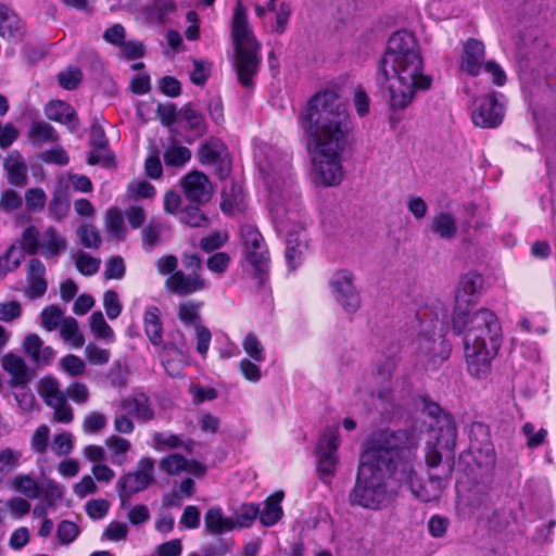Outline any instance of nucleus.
Instances as JSON below:
<instances>
[{
    "label": "nucleus",
    "instance_id": "5701e85b",
    "mask_svg": "<svg viewBox=\"0 0 556 556\" xmlns=\"http://www.w3.org/2000/svg\"><path fill=\"white\" fill-rule=\"evenodd\" d=\"M23 348L30 361L38 367L50 365L55 357V351L51 346L45 345L36 333L28 334L24 339Z\"/></svg>",
    "mask_w": 556,
    "mask_h": 556
},
{
    "label": "nucleus",
    "instance_id": "72a5a7b5",
    "mask_svg": "<svg viewBox=\"0 0 556 556\" xmlns=\"http://www.w3.org/2000/svg\"><path fill=\"white\" fill-rule=\"evenodd\" d=\"M177 11L174 0H153L144 9L147 17L157 24H166L168 16Z\"/></svg>",
    "mask_w": 556,
    "mask_h": 556
},
{
    "label": "nucleus",
    "instance_id": "052dcab7",
    "mask_svg": "<svg viewBox=\"0 0 556 556\" xmlns=\"http://www.w3.org/2000/svg\"><path fill=\"white\" fill-rule=\"evenodd\" d=\"M184 224L191 227H203L207 225V217L198 206L190 205L186 207L180 216Z\"/></svg>",
    "mask_w": 556,
    "mask_h": 556
},
{
    "label": "nucleus",
    "instance_id": "09e8293b",
    "mask_svg": "<svg viewBox=\"0 0 556 556\" xmlns=\"http://www.w3.org/2000/svg\"><path fill=\"white\" fill-rule=\"evenodd\" d=\"M178 317L186 326L202 325L200 323V304L193 302L181 303L178 308Z\"/></svg>",
    "mask_w": 556,
    "mask_h": 556
},
{
    "label": "nucleus",
    "instance_id": "f03ea898",
    "mask_svg": "<svg viewBox=\"0 0 556 556\" xmlns=\"http://www.w3.org/2000/svg\"><path fill=\"white\" fill-rule=\"evenodd\" d=\"M307 137L314 180L317 185L333 187L343 179L342 153L352 130L346 103L332 90L316 93L300 116Z\"/></svg>",
    "mask_w": 556,
    "mask_h": 556
},
{
    "label": "nucleus",
    "instance_id": "8fccbe9b",
    "mask_svg": "<svg viewBox=\"0 0 556 556\" xmlns=\"http://www.w3.org/2000/svg\"><path fill=\"white\" fill-rule=\"evenodd\" d=\"M242 346L251 359L257 363H262L265 359L264 346L253 332L247 334L242 342Z\"/></svg>",
    "mask_w": 556,
    "mask_h": 556
},
{
    "label": "nucleus",
    "instance_id": "473e14b6",
    "mask_svg": "<svg viewBox=\"0 0 556 556\" xmlns=\"http://www.w3.org/2000/svg\"><path fill=\"white\" fill-rule=\"evenodd\" d=\"M27 137L35 147H41L45 143H53L59 140V135L53 126L46 122H33Z\"/></svg>",
    "mask_w": 556,
    "mask_h": 556
},
{
    "label": "nucleus",
    "instance_id": "864d4df0",
    "mask_svg": "<svg viewBox=\"0 0 556 556\" xmlns=\"http://www.w3.org/2000/svg\"><path fill=\"white\" fill-rule=\"evenodd\" d=\"M77 235L81 244L88 249H98L101 244L100 233L92 225H84L79 227Z\"/></svg>",
    "mask_w": 556,
    "mask_h": 556
},
{
    "label": "nucleus",
    "instance_id": "de8ad7c7",
    "mask_svg": "<svg viewBox=\"0 0 556 556\" xmlns=\"http://www.w3.org/2000/svg\"><path fill=\"white\" fill-rule=\"evenodd\" d=\"M257 516H260L258 505L252 503L242 505L235 515L236 528H249Z\"/></svg>",
    "mask_w": 556,
    "mask_h": 556
},
{
    "label": "nucleus",
    "instance_id": "9b49d317",
    "mask_svg": "<svg viewBox=\"0 0 556 556\" xmlns=\"http://www.w3.org/2000/svg\"><path fill=\"white\" fill-rule=\"evenodd\" d=\"M154 478V459L150 457L141 458L134 471L123 475L116 484L122 506L124 507L131 496L138 492L144 491Z\"/></svg>",
    "mask_w": 556,
    "mask_h": 556
},
{
    "label": "nucleus",
    "instance_id": "37998d69",
    "mask_svg": "<svg viewBox=\"0 0 556 556\" xmlns=\"http://www.w3.org/2000/svg\"><path fill=\"white\" fill-rule=\"evenodd\" d=\"M90 329L97 339L105 340L108 342L114 341V331L105 321L101 312H94L90 316Z\"/></svg>",
    "mask_w": 556,
    "mask_h": 556
},
{
    "label": "nucleus",
    "instance_id": "a878e982",
    "mask_svg": "<svg viewBox=\"0 0 556 556\" xmlns=\"http://www.w3.org/2000/svg\"><path fill=\"white\" fill-rule=\"evenodd\" d=\"M45 114L50 121L66 125L71 131L78 127L74 109L63 101H50L45 108Z\"/></svg>",
    "mask_w": 556,
    "mask_h": 556
},
{
    "label": "nucleus",
    "instance_id": "39448f33",
    "mask_svg": "<svg viewBox=\"0 0 556 556\" xmlns=\"http://www.w3.org/2000/svg\"><path fill=\"white\" fill-rule=\"evenodd\" d=\"M452 326L456 333H464V351L468 372L478 379L491 371L492 359L502 341L496 315L486 308L473 313L454 314Z\"/></svg>",
    "mask_w": 556,
    "mask_h": 556
},
{
    "label": "nucleus",
    "instance_id": "aec40b11",
    "mask_svg": "<svg viewBox=\"0 0 556 556\" xmlns=\"http://www.w3.org/2000/svg\"><path fill=\"white\" fill-rule=\"evenodd\" d=\"M27 287L24 290V294L35 300L41 298L48 289V282L46 279V266L38 258H31L27 265Z\"/></svg>",
    "mask_w": 556,
    "mask_h": 556
},
{
    "label": "nucleus",
    "instance_id": "0e129e2a",
    "mask_svg": "<svg viewBox=\"0 0 556 556\" xmlns=\"http://www.w3.org/2000/svg\"><path fill=\"white\" fill-rule=\"evenodd\" d=\"M103 306L110 319H116L121 315L122 304L116 291L108 290L104 292Z\"/></svg>",
    "mask_w": 556,
    "mask_h": 556
},
{
    "label": "nucleus",
    "instance_id": "20e7f679",
    "mask_svg": "<svg viewBox=\"0 0 556 556\" xmlns=\"http://www.w3.org/2000/svg\"><path fill=\"white\" fill-rule=\"evenodd\" d=\"M376 79L388 89L394 111L406 109L418 92L431 88L432 77L425 74L420 47L412 33L400 30L390 37Z\"/></svg>",
    "mask_w": 556,
    "mask_h": 556
},
{
    "label": "nucleus",
    "instance_id": "0eeeda50",
    "mask_svg": "<svg viewBox=\"0 0 556 556\" xmlns=\"http://www.w3.org/2000/svg\"><path fill=\"white\" fill-rule=\"evenodd\" d=\"M429 314L428 308L419 309L416 313L421 330L414 344L418 362L426 367L435 368L448 358L451 345L442 334L444 313H441V317L435 313L433 319H428Z\"/></svg>",
    "mask_w": 556,
    "mask_h": 556
},
{
    "label": "nucleus",
    "instance_id": "774afa93",
    "mask_svg": "<svg viewBox=\"0 0 556 556\" xmlns=\"http://www.w3.org/2000/svg\"><path fill=\"white\" fill-rule=\"evenodd\" d=\"M46 193L40 188H33L26 191L25 201L29 211L38 212L43 210L46 205Z\"/></svg>",
    "mask_w": 556,
    "mask_h": 556
},
{
    "label": "nucleus",
    "instance_id": "f8f14e48",
    "mask_svg": "<svg viewBox=\"0 0 556 556\" xmlns=\"http://www.w3.org/2000/svg\"><path fill=\"white\" fill-rule=\"evenodd\" d=\"M503 94L491 92L476 100L471 112L473 124L481 128H495L502 124L505 114Z\"/></svg>",
    "mask_w": 556,
    "mask_h": 556
},
{
    "label": "nucleus",
    "instance_id": "2f4dec72",
    "mask_svg": "<svg viewBox=\"0 0 556 556\" xmlns=\"http://www.w3.org/2000/svg\"><path fill=\"white\" fill-rule=\"evenodd\" d=\"M10 486L16 493L27 498L35 500L42 494V488L39 482L28 473H18L10 481Z\"/></svg>",
    "mask_w": 556,
    "mask_h": 556
},
{
    "label": "nucleus",
    "instance_id": "e433bc0d",
    "mask_svg": "<svg viewBox=\"0 0 556 556\" xmlns=\"http://www.w3.org/2000/svg\"><path fill=\"white\" fill-rule=\"evenodd\" d=\"M105 445L111 452V462L114 465L122 466L128 462V452L131 444L127 439L113 434L105 440Z\"/></svg>",
    "mask_w": 556,
    "mask_h": 556
},
{
    "label": "nucleus",
    "instance_id": "f3484780",
    "mask_svg": "<svg viewBox=\"0 0 556 556\" xmlns=\"http://www.w3.org/2000/svg\"><path fill=\"white\" fill-rule=\"evenodd\" d=\"M181 186L187 199L197 203L208 201L213 191L207 176L198 170L186 175L181 180Z\"/></svg>",
    "mask_w": 556,
    "mask_h": 556
},
{
    "label": "nucleus",
    "instance_id": "4468645a",
    "mask_svg": "<svg viewBox=\"0 0 556 556\" xmlns=\"http://www.w3.org/2000/svg\"><path fill=\"white\" fill-rule=\"evenodd\" d=\"M483 278L476 271H470L462 276L456 294H455V309L454 314H464L469 312V307L477 304Z\"/></svg>",
    "mask_w": 556,
    "mask_h": 556
},
{
    "label": "nucleus",
    "instance_id": "680f3d73",
    "mask_svg": "<svg viewBox=\"0 0 556 556\" xmlns=\"http://www.w3.org/2000/svg\"><path fill=\"white\" fill-rule=\"evenodd\" d=\"M100 263L99 258L92 257L85 252H80L76 258V267L85 276H91L98 273Z\"/></svg>",
    "mask_w": 556,
    "mask_h": 556
},
{
    "label": "nucleus",
    "instance_id": "9d476101",
    "mask_svg": "<svg viewBox=\"0 0 556 556\" xmlns=\"http://www.w3.org/2000/svg\"><path fill=\"white\" fill-rule=\"evenodd\" d=\"M241 235L245 260L253 269L256 285L261 287L267 279L269 269V255L266 244L260 231L252 226L243 227Z\"/></svg>",
    "mask_w": 556,
    "mask_h": 556
},
{
    "label": "nucleus",
    "instance_id": "4be33fe9",
    "mask_svg": "<svg viewBox=\"0 0 556 556\" xmlns=\"http://www.w3.org/2000/svg\"><path fill=\"white\" fill-rule=\"evenodd\" d=\"M8 182L14 187H25L28 182V166L22 154L13 150L3 161Z\"/></svg>",
    "mask_w": 556,
    "mask_h": 556
},
{
    "label": "nucleus",
    "instance_id": "c756f323",
    "mask_svg": "<svg viewBox=\"0 0 556 556\" xmlns=\"http://www.w3.org/2000/svg\"><path fill=\"white\" fill-rule=\"evenodd\" d=\"M242 203V187L233 180H226L222 191V211L226 214H232L236 210H240Z\"/></svg>",
    "mask_w": 556,
    "mask_h": 556
},
{
    "label": "nucleus",
    "instance_id": "338daca9",
    "mask_svg": "<svg viewBox=\"0 0 556 556\" xmlns=\"http://www.w3.org/2000/svg\"><path fill=\"white\" fill-rule=\"evenodd\" d=\"M73 446L72 433L62 432L54 437L51 448L58 456H66L72 452Z\"/></svg>",
    "mask_w": 556,
    "mask_h": 556
},
{
    "label": "nucleus",
    "instance_id": "6e6d98bb",
    "mask_svg": "<svg viewBox=\"0 0 556 556\" xmlns=\"http://www.w3.org/2000/svg\"><path fill=\"white\" fill-rule=\"evenodd\" d=\"M85 356L91 365L102 366L109 363L111 352L102 349L94 343H89L85 348Z\"/></svg>",
    "mask_w": 556,
    "mask_h": 556
},
{
    "label": "nucleus",
    "instance_id": "c03bdc74",
    "mask_svg": "<svg viewBox=\"0 0 556 556\" xmlns=\"http://www.w3.org/2000/svg\"><path fill=\"white\" fill-rule=\"evenodd\" d=\"M13 391V396L17 402L22 412L28 413L34 409L36 397L29 388V383L10 387Z\"/></svg>",
    "mask_w": 556,
    "mask_h": 556
},
{
    "label": "nucleus",
    "instance_id": "3c124183",
    "mask_svg": "<svg viewBox=\"0 0 556 556\" xmlns=\"http://www.w3.org/2000/svg\"><path fill=\"white\" fill-rule=\"evenodd\" d=\"M60 368L71 377H78L85 374L86 364L80 357L68 354L60 359Z\"/></svg>",
    "mask_w": 556,
    "mask_h": 556
},
{
    "label": "nucleus",
    "instance_id": "f704fd0d",
    "mask_svg": "<svg viewBox=\"0 0 556 556\" xmlns=\"http://www.w3.org/2000/svg\"><path fill=\"white\" fill-rule=\"evenodd\" d=\"M38 393L48 406H55L63 403L66 396L60 389V383L51 377L42 378L38 383Z\"/></svg>",
    "mask_w": 556,
    "mask_h": 556
},
{
    "label": "nucleus",
    "instance_id": "a211bd4d",
    "mask_svg": "<svg viewBox=\"0 0 556 556\" xmlns=\"http://www.w3.org/2000/svg\"><path fill=\"white\" fill-rule=\"evenodd\" d=\"M181 337V343L166 342L160 353L162 364L170 376H177L184 365L188 364V348Z\"/></svg>",
    "mask_w": 556,
    "mask_h": 556
},
{
    "label": "nucleus",
    "instance_id": "393cba45",
    "mask_svg": "<svg viewBox=\"0 0 556 556\" xmlns=\"http://www.w3.org/2000/svg\"><path fill=\"white\" fill-rule=\"evenodd\" d=\"M151 447L157 452L182 448L191 453L193 442L169 431H156L151 435Z\"/></svg>",
    "mask_w": 556,
    "mask_h": 556
},
{
    "label": "nucleus",
    "instance_id": "1a4fd4ad",
    "mask_svg": "<svg viewBox=\"0 0 556 556\" xmlns=\"http://www.w3.org/2000/svg\"><path fill=\"white\" fill-rule=\"evenodd\" d=\"M339 429L337 427L326 428L315 447L316 472L324 484L330 485L331 479L336 475L339 464Z\"/></svg>",
    "mask_w": 556,
    "mask_h": 556
},
{
    "label": "nucleus",
    "instance_id": "f257e3e1",
    "mask_svg": "<svg viewBox=\"0 0 556 556\" xmlns=\"http://www.w3.org/2000/svg\"><path fill=\"white\" fill-rule=\"evenodd\" d=\"M415 447L414 438L405 430L374 433L361 455L350 504L381 509L395 500L397 488L404 484L421 502L437 500L444 488L443 480L430 476L425 483L419 479L413 467Z\"/></svg>",
    "mask_w": 556,
    "mask_h": 556
},
{
    "label": "nucleus",
    "instance_id": "7ed1b4c3",
    "mask_svg": "<svg viewBox=\"0 0 556 556\" xmlns=\"http://www.w3.org/2000/svg\"><path fill=\"white\" fill-rule=\"evenodd\" d=\"M255 160L268 192V208L280 232L287 237L286 260L291 270L302 262L303 249L296 235L304 230L302 204L291 175L288 153L268 144L255 150Z\"/></svg>",
    "mask_w": 556,
    "mask_h": 556
},
{
    "label": "nucleus",
    "instance_id": "49530a36",
    "mask_svg": "<svg viewBox=\"0 0 556 556\" xmlns=\"http://www.w3.org/2000/svg\"><path fill=\"white\" fill-rule=\"evenodd\" d=\"M41 318V326L48 330L53 331L58 329L62 320L65 318L63 317V312L55 305L47 306L40 314Z\"/></svg>",
    "mask_w": 556,
    "mask_h": 556
},
{
    "label": "nucleus",
    "instance_id": "ea45409f",
    "mask_svg": "<svg viewBox=\"0 0 556 556\" xmlns=\"http://www.w3.org/2000/svg\"><path fill=\"white\" fill-rule=\"evenodd\" d=\"M60 329V336L65 342H68L72 346L78 349L85 343V338L79 331L78 323L73 317H65L62 320Z\"/></svg>",
    "mask_w": 556,
    "mask_h": 556
},
{
    "label": "nucleus",
    "instance_id": "4d7b16f0",
    "mask_svg": "<svg viewBox=\"0 0 556 556\" xmlns=\"http://www.w3.org/2000/svg\"><path fill=\"white\" fill-rule=\"evenodd\" d=\"M83 79V73L77 67H68L67 70L59 73L58 80L61 87L66 90H74L78 87Z\"/></svg>",
    "mask_w": 556,
    "mask_h": 556
},
{
    "label": "nucleus",
    "instance_id": "423d86ee",
    "mask_svg": "<svg viewBox=\"0 0 556 556\" xmlns=\"http://www.w3.org/2000/svg\"><path fill=\"white\" fill-rule=\"evenodd\" d=\"M231 35L235 46V68L239 83L249 88L257 73L261 56L260 43L249 25L248 13L239 1L233 10Z\"/></svg>",
    "mask_w": 556,
    "mask_h": 556
},
{
    "label": "nucleus",
    "instance_id": "69168bd1",
    "mask_svg": "<svg viewBox=\"0 0 556 556\" xmlns=\"http://www.w3.org/2000/svg\"><path fill=\"white\" fill-rule=\"evenodd\" d=\"M40 235L41 233L34 226H30L24 230L22 237V245L28 254L33 255L38 252L40 248Z\"/></svg>",
    "mask_w": 556,
    "mask_h": 556
},
{
    "label": "nucleus",
    "instance_id": "ddd939ff",
    "mask_svg": "<svg viewBox=\"0 0 556 556\" xmlns=\"http://www.w3.org/2000/svg\"><path fill=\"white\" fill-rule=\"evenodd\" d=\"M331 293L337 303L349 314L361 306V298L354 286V275L346 269L336 271L330 279Z\"/></svg>",
    "mask_w": 556,
    "mask_h": 556
},
{
    "label": "nucleus",
    "instance_id": "a19ab883",
    "mask_svg": "<svg viewBox=\"0 0 556 556\" xmlns=\"http://www.w3.org/2000/svg\"><path fill=\"white\" fill-rule=\"evenodd\" d=\"M225 147L217 139H211L201 144L198 156L202 164H215L224 155Z\"/></svg>",
    "mask_w": 556,
    "mask_h": 556
},
{
    "label": "nucleus",
    "instance_id": "cd10ccee",
    "mask_svg": "<svg viewBox=\"0 0 556 556\" xmlns=\"http://www.w3.org/2000/svg\"><path fill=\"white\" fill-rule=\"evenodd\" d=\"M67 248L66 240L55 228L49 227L40 235L41 254L47 257H58Z\"/></svg>",
    "mask_w": 556,
    "mask_h": 556
},
{
    "label": "nucleus",
    "instance_id": "603ef678",
    "mask_svg": "<svg viewBox=\"0 0 556 556\" xmlns=\"http://www.w3.org/2000/svg\"><path fill=\"white\" fill-rule=\"evenodd\" d=\"M22 262V254L14 248H10L4 255L0 257V280L5 275L16 269Z\"/></svg>",
    "mask_w": 556,
    "mask_h": 556
},
{
    "label": "nucleus",
    "instance_id": "2eb2a0df",
    "mask_svg": "<svg viewBox=\"0 0 556 556\" xmlns=\"http://www.w3.org/2000/svg\"><path fill=\"white\" fill-rule=\"evenodd\" d=\"M208 282L198 271L190 275L184 271H175L165 281L166 289L174 294L184 296L206 289Z\"/></svg>",
    "mask_w": 556,
    "mask_h": 556
},
{
    "label": "nucleus",
    "instance_id": "58836bf2",
    "mask_svg": "<svg viewBox=\"0 0 556 556\" xmlns=\"http://www.w3.org/2000/svg\"><path fill=\"white\" fill-rule=\"evenodd\" d=\"M178 121L185 123L197 136H202L206 131L204 116L189 104L178 111Z\"/></svg>",
    "mask_w": 556,
    "mask_h": 556
},
{
    "label": "nucleus",
    "instance_id": "79ce46f5",
    "mask_svg": "<svg viewBox=\"0 0 556 556\" xmlns=\"http://www.w3.org/2000/svg\"><path fill=\"white\" fill-rule=\"evenodd\" d=\"M22 456L21 451L11 447H5L0 451V483L8 473L20 466Z\"/></svg>",
    "mask_w": 556,
    "mask_h": 556
},
{
    "label": "nucleus",
    "instance_id": "a18cd8bd",
    "mask_svg": "<svg viewBox=\"0 0 556 556\" xmlns=\"http://www.w3.org/2000/svg\"><path fill=\"white\" fill-rule=\"evenodd\" d=\"M187 458L176 453L163 457L159 463L160 469L169 476H178L185 472Z\"/></svg>",
    "mask_w": 556,
    "mask_h": 556
},
{
    "label": "nucleus",
    "instance_id": "c85d7f7f",
    "mask_svg": "<svg viewBox=\"0 0 556 556\" xmlns=\"http://www.w3.org/2000/svg\"><path fill=\"white\" fill-rule=\"evenodd\" d=\"M204 525L212 534H222L236 528L233 518L226 517L219 507H212L205 513Z\"/></svg>",
    "mask_w": 556,
    "mask_h": 556
},
{
    "label": "nucleus",
    "instance_id": "412c9836",
    "mask_svg": "<svg viewBox=\"0 0 556 556\" xmlns=\"http://www.w3.org/2000/svg\"><path fill=\"white\" fill-rule=\"evenodd\" d=\"M119 409L132 415L142 424L151 421L155 415L151 401L144 393H138L122 400Z\"/></svg>",
    "mask_w": 556,
    "mask_h": 556
},
{
    "label": "nucleus",
    "instance_id": "4c0bfd02",
    "mask_svg": "<svg viewBox=\"0 0 556 556\" xmlns=\"http://www.w3.org/2000/svg\"><path fill=\"white\" fill-rule=\"evenodd\" d=\"M191 159V151L176 141L168 144L163 153V160L166 166L182 167Z\"/></svg>",
    "mask_w": 556,
    "mask_h": 556
},
{
    "label": "nucleus",
    "instance_id": "bb28decb",
    "mask_svg": "<svg viewBox=\"0 0 556 556\" xmlns=\"http://www.w3.org/2000/svg\"><path fill=\"white\" fill-rule=\"evenodd\" d=\"M429 230L443 240H452L457 233L456 218L448 212H439L433 215Z\"/></svg>",
    "mask_w": 556,
    "mask_h": 556
},
{
    "label": "nucleus",
    "instance_id": "bf43d9fd",
    "mask_svg": "<svg viewBox=\"0 0 556 556\" xmlns=\"http://www.w3.org/2000/svg\"><path fill=\"white\" fill-rule=\"evenodd\" d=\"M105 225L108 231L116 237H121L125 232L124 218L119 210L113 207L106 213Z\"/></svg>",
    "mask_w": 556,
    "mask_h": 556
},
{
    "label": "nucleus",
    "instance_id": "6ab92c4d",
    "mask_svg": "<svg viewBox=\"0 0 556 556\" xmlns=\"http://www.w3.org/2000/svg\"><path fill=\"white\" fill-rule=\"evenodd\" d=\"M1 366L10 375L9 387L30 383L34 374L27 366L25 359L13 353L5 354L1 359Z\"/></svg>",
    "mask_w": 556,
    "mask_h": 556
},
{
    "label": "nucleus",
    "instance_id": "7c9ffc66",
    "mask_svg": "<svg viewBox=\"0 0 556 556\" xmlns=\"http://www.w3.org/2000/svg\"><path fill=\"white\" fill-rule=\"evenodd\" d=\"M144 331L150 342L159 346L163 342L161 312L156 306L147 307L143 315Z\"/></svg>",
    "mask_w": 556,
    "mask_h": 556
},
{
    "label": "nucleus",
    "instance_id": "5fc2aeb1",
    "mask_svg": "<svg viewBox=\"0 0 556 556\" xmlns=\"http://www.w3.org/2000/svg\"><path fill=\"white\" fill-rule=\"evenodd\" d=\"M108 419L104 414L91 412L85 416L83 421V430L85 433L93 434L105 428Z\"/></svg>",
    "mask_w": 556,
    "mask_h": 556
},
{
    "label": "nucleus",
    "instance_id": "dca6fc26",
    "mask_svg": "<svg viewBox=\"0 0 556 556\" xmlns=\"http://www.w3.org/2000/svg\"><path fill=\"white\" fill-rule=\"evenodd\" d=\"M485 47L482 41L470 38L464 43L460 70L470 76H478L485 64Z\"/></svg>",
    "mask_w": 556,
    "mask_h": 556
},
{
    "label": "nucleus",
    "instance_id": "e2e57ef3",
    "mask_svg": "<svg viewBox=\"0 0 556 556\" xmlns=\"http://www.w3.org/2000/svg\"><path fill=\"white\" fill-rule=\"evenodd\" d=\"M50 429L47 425L39 426L30 439V446L35 453L42 454L48 448Z\"/></svg>",
    "mask_w": 556,
    "mask_h": 556
},
{
    "label": "nucleus",
    "instance_id": "c9c22d12",
    "mask_svg": "<svg viewBox=\"0 0 556 556\" xmlns=\"http://www.w3.org/2000/svg\"><path fill=\"white\" fill-rule=\"evenodd\" d=\"M282 498L283 492L279 491L270 495L265 501L264 509L262 511L260 510V520L262 525L270 527L280 520L282 516V508L280 505Z\"/></svg>",
    "mask_w": 556,
    "mask_h": 556
},
{
    "label": "nucleus",
    "instance_id": "b1692460",
    "mask_svg": "<svg viewBox=\"0 0 556 556\" xmlns=\"http://www.w3.org/2000/svg\"><path fill=\"white\" fill-rule=\"evenodd\" d=\"M25 26L14 11L5 5H0V36L18 42L24 38Z\"/></svg>",
    "mask_w": 556,
    "mask_h": 556
},
{
    "label": "nucleus",
    "instance_id": "6e6552de",
    "mask_svg": "<svg viewBox=\"0 0 556 556\" xmlns=\"http://www.w3.org/2000/svg\"><path fill=\"white\" fill-rule=\"evenodd\" d=\"M426 409L435 418L426 446V464L430 468H435L445 458L450 463L447 472L451 473L457 437L455 424L452 417L443 413L435 403L428 404Z\"/></svg>",
    "mask_w": 556,
    "mask_h": 556
},
{
    "label": "nucleus",
    "instance_id": "13d9d810",
    "mask_svg": "<svg viewBox=\"0 0 556 556\" xmlns=\"http://www.w3.org/2000/svg\"><path fill=\"white\" fill-rule=\"evenodd\" d=\"M78 526L70 520H62L58 526V539L61 544L67 545L74 542L79 535Z\"/></svg>",
    "mask_w": 556,
    "mask_h": 556
}]
</instances>
